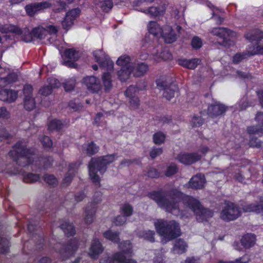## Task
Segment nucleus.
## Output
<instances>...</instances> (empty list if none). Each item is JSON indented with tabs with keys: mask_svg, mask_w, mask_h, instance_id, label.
I'll use <instances>...</instances> for the list:
<instances>
[{
	"mask_svg": "<svg viewBox=\"0 0 263 263\" xmlns=\"http://www.w3.org/2000/svg\"><path fill=\"white\" fill-rule=\"evenodd\" d=\"M102 194L100 192H96L93 196L92 201L88 204L85 210V223L91 224L93 220L96 215L97 205L102 201Z\"/></svg>",
	"mask_w": 263,
	"mask_h": 263,
	"instance_id": "obj_7",
	"label": "nucleus"
},
{
	"mask_svg": "<svg viewBox=\"0 0 263 263\" xmlns=\"http://www.w3.org/2000/svg\"><path fill=\"white\" fill-rule=\"evenodd\" d=\"M70 121L67 120L54 119L48 124V130L50 132H60L65 126L69 124Z\"/></svg>",
	"mask_w": 263,
	"mask_h": 263,
	"instance_id": "obj_19",
	"label": "nucleus"
},
{
	"mask_svg": "<svg viewBox=\"0 0 263 263\" xmlns=\"http://www.w3.org/2000/svg\"><path fill=\"white\" fill-rule=\"evenodd\" d=\"M46 31L45 28L42 26H38L34 27L32 30V39H37L42 40L45 38V32Z\"/></svg>",
	"mask_w": 263,
	"mask_h": 263,
	"instance_id": "obj_38",
	"label": "nucleus"
},
{
	"mask_svg": "<svg viewBox=\"0 0 263 263\" xmlns=\"http://www.w3.org/2000/svg\"><path fill=\"white\" fill-rule=\"evenodd\" d=\"M81 12L79 8H73L67 12L66 15L75 21L79 16Z\"/></svg>",
	"mask_w": 263,
	"mask_h": 263,
	"instance_id": "obj_59",
	"label": "nucleus"
},
{
	"mask_svg": "<svg viewBox=\"0 0 263 263\" xmlns=\"http://www.w3.org/2000/svg\"><path fill=\"white\" fill-rule=\"evenodd\" d=\"M206 182L205 177L201 174H197L191 178L189 182V186L193 189H202Z\"/></svg>",
	"mask_w": 263,
	"mask_h": 263,
	"instance_id": "obj_20",
	"label": "nucleus"
},
{
	"mask_svg": "<svg viewBox=\"0 0 263 263\" xmlns=\"http://www.w3.org/2000/svg\"><path fill=\"white\" fill-rule=\"evenodd\" d=\"M256 240L255 234L247 233L242 236L240 242L235 241L233 243V246L235 250L238 251H241L243 249H249L255 245Z\"/></svg>",
	"mask_w": 263,
	"mask_h": 263,
	"instance_id": "obj_8",
	"label": "nucleus"
},
{
	"mask_svg": "<svg viewBox=\"0 0 263 263\" xmlns=\"http://www.w3.org/2000/svg\"><path fill=\"white\" fill-rule=\"evenodd\" d=\"M49 6L46 2H36L26 5L25 10L29 16L33 17L39 12L48 9Z\"/></svg>",
	"mask_w": 263,
	"mask_h": 263,
	"instance_id": "obj_14",
	"label": "nucleus"
},
{
	"mask_svg": "<svg viewBox=\"0 0 263 263\" xmlns=\"http://www.w3.org/2000/svg\"><path fill=\"white\" fill-rule=\"evenodd\" d=\"M201 156L196 152L181 153L177 157V160L185 165H191L199 161Z\"/></svg>",
	"mask_w": 263,
	"mask_h": 263,
	"instance_id": "obj_13",
	"label": "nucleus"
},
{
	"mask_svg": "<svg viewBox=\"0 0 263 263\" xmlns=\"http://www.w3.org/2000/svg\"><path fill=\"white\" fill-rule=\"evenodd\" d=\"M117 157V154H112L100 156L96 159H92L89 163V175L94 183L100 184V178L98 175L99 172L101 174L104 173L107 170V166L112 163Z\"/></svg>",
	"mask_w": 263,
	"mask_h": 263,
	"instance_id": "obj_3",
	"label": "nucleus"
},
{
	"mask_svg": "<svg viewBox=\"0 0 263 263\" xmlns=\"http://www.w3.org/2000/svg\"><path fill=\"white\" fill-rule=\"evenodd\" d=\"M204 123V119L201 116H194L192 120V125L193 127H200Z\"/></svg>",
	"mask_w": 263,
	"mask_h": 263,
	"instance_id": "obj_61",
	"label": "nucleus"
},
{
	"mask_svg": "<svg viewBox=\"0 0 263 263\" xmlns=\"http://www.w3.org/2000/svg\"><path fill=\"white\" fill-rule=\"evenodd\" d=\"M191 46L194 49H200L202 46V40L197 36H194L191 41Z\"/></svg>",
	"mask_w": 263,
	"mask_h": 263,
	"instance_id": "obj_60",
	"label": "nucleus"
},
{
	"mask_svg": "<svg viewBox=\"0 0 263 263\" xmlns=\"http://www.w3.org/2000/svg\"><path fill=\"white\" fill-rule=\"evenodd\" d=\"M79 242L78 238L73 237L67 243H59L61 247L56 249L55 252L60 255L62 260H66L75 254L79 248Z\"/></svg>",
	"mask_w": 263,
	"mask_h": 263,
	"instance_id": "obj_5",
	"label": "nucleus"
},
{
	"mask_svg": "<svg viewBox=\"0 0 263 263\" xmlns=\"http://www.w3.org/2000/svg\"><path fill=\"white\" fill-rule=\"evenodd\" d=\"M87 90L92 93H98L102 89V85L100 80L93 76H86L82 81Z\"/></svg>",
	"mask_w": 263,
	"mask_h": 263,
	"instance_id": "obj_9",
	"label": "nucleus"
},
{
	"mask_svg": "<svg viewBox=\"0 0 263 263\" xmlns=\"http://www.w3.org/2000/svg\"><path fill=\"white\" fill-rule=\"evenodd\" d=\"M18 92L14 90L3 89L0 90V100L9 103L15 101Z\"/></svg>",
	"mask_w": 263,
	"mask_h": 263,
	"instance_id": "obj_18",
	"label": "nucleus"
},
{
	"mask_svg": "<svg viewBox=\"0 0 263 263\" xmlns=\"http://www.w3.org/2000/svg\"><path fill=\"white\" fill-rule=\"evenodd\" d=\"M232 32L230 29L224 27L214 28L212 30L213 35L219 37L221 40V41H218V43L224 47L230 46L231 41L229 37Z\"/></svg>",
	"mask_w": 263,
	"mask_h": 263,
	"instance_id": "obj_10",
	"label": "nucleus"
},
{
	"mask_svg": "<svg viewBox=\"0 0 263 263\" xmlns=\"http://www.w3.org/2000/svg\"><path fill=\"white\" fill-rule=\"evenodd\" d=\"M43 179L51 187H55L58 184V179L53 174H45Z\"/></svg>",
	"mask_w": 263,
	"mask_h": 263,
	"instance_id": "obj_40",
	"label": "nucleus"
},
{
	"mask_svg": "<svg viewBox=\"0 0 263 263\" xmlns=\"http://www.w3.org/2000/svg\"><path fill=\"white\" fill-rule=\"evenodd\" d=\"M18 73L17 71H12L5 77L0 78V83L3 82L5 84H11L18 80Z\"/></svg>",
	"mask_w": 263,
	"mask_h": 263,
	"instance_id": "obj_33",
	"label": "nucleus"
},
{
	"mask_svg": "<svg viewBox=\"0 0 263 263\" xmlns=\"http://www.w3.org/2000/svg\"><path fill=\"white\" fill-rule=\"evenodd\" d=\"M18 30L19 32L16 33V35H20L23 42L30 43L33 41L31 31H30L28 28H21L18 27Z\"/></svg>",
	"mask_w": 263,
	"mask_h": 263,
	"instance_id": "obj_31",
	"label": "nucleus"
},
{
	"mask_svg": "<svg viewBox=\"0 0 263 263\" xmlns=\"http://www.w3.org/2000/svg\"><path fill=\"white\" fill-rule=\"evenodd\" d=\"M102 80L105 92H108L112 87L111 76L109 72H104Z\"/></svg>",
	"mask_w": 263,
	"mask_h": 263,
	"instance_id": "obj_37",
	"label": "nucleus"
},
{
	"mask_svg": "<svg viewBox=\"0 0 263 263\" xmlns=\"http://www.w3.org/2000/svg\"><path fill=\"white\" fill-rule=\"evenodd\" d=\"M155 233L153 230H142L138 232L137 236L139 238H143L149 242H153L155 241Z\"/></svg>",
	"mask_w": 263,
	"mask_h": 263,
	"instance_id": "obj_35",
	"label": "nucleus"
},
{
	"mask_svg": "<svg viewBox=\"0 0 263 263\" xmlns=\"http://www.w3.org/2000/svg\"><path fill=\"white\" fill-rule=\"evenodd\" d=\"M134 63L135 69L133 74L135 78H140L144 76L149 70L148 65L144 62H140L137 64Z\"/></svg>",
	"mask_w": 263,
	"mask_h": 263,
	"instance_id": "obj_25",
	"label": "nucleus"
},
{
	"mask_svg": "<svg viewBox=\"0 0 263 263\" xmlns=\"http://www.w3.org/2000/svg\"><path fill=\"white\" fill-rule=\"evenodd\" d=\"M177 62L178 64L181 67L189 69H195L200 62V60L198 58H193L191 59L179 58L177 60Z\"/></svg>",
	"mask_w": 263,
	"mask_h": 263,
	"instance_id": "obj_23",
	"label": "nucleus"
},
{
	"mask_svg": "<svg viewBox=\"0 0 263 263\" xmlns=\"http://www.w3.org/2000/svg\"><path fill=\"white\" fill-rule=\"evenodd\" d=\"M131 58L130 57L126 54H124L120 56L117 60L116 62L117 65L121 66V67L128 66V65H131L132 63H130Z\"/></svg>",
	"mask_w": 263,
	"mask_h": 263,
	"instance_id": "obj_50",
	"label": "nucleus"
},
{
	"mask_svg": "<svg viewBox=\"0 0 263 263\" xmlns=\"http://www.w3.org/2000/svg\"><path fill=\"white\" fill-rule=\"evenodd\" d=\"M103 237L114 243L119 244L120 242V232L112 231L111 229L105 231L103 233Z\"/></svg>",
	"mask_w": 263,
	"mask_h": 263,
	"instance_id": "obj_29",
	"label": "nucleus"
},
{
	"mask_svg": "<svg viewBox=\"0 0 263 263\" xmlns=\"http://www.w3.org/2000/svg\"><path fill=\"white\" fill-rule=\"evenodd\" d=\"M187 245L182 239L179 238L175 240L172 252L174 254H182L186 251Z\"/></svg>",
	"mask_w": 263,
	"mask_h": 263,
	"instance_id": "obj_27",
	"label": "nucleus"
},
{
	"mask_svg": "<svg viewBox=\"0 0 263 263\" xmlns=\"http://www.w3.org/2000/svg\"><path fill=\"white\" fill-rule=\"evenodd\" d=\"M239 207L233 202L226 204L220 212V217L224 221L229 222L237 219L241 216Z\"/></svg>",
	"mask_w": 263,
	"mask_h": 263,
	"instance_id": "obj_6",
	"label": "nucleus"
},
{
	"mask_svg": "<svg viewBox=\"0 0 263 263\" xmlns=\"http://www.w3.org/2000/svg\"><path fill=\"white\" fill-rule=\"evenodd\" d=\"M98 51H95L93 53V55L97 63L100 66L103 68H107V70H112L114 68V62L107 56L101 57L98 55Z\"/></svg>",
	"mask_w": 263,
	"mask_h": 263,
	"instance_id": "obj_21",
	"label": "nucleus"
},
{
	"mask_svg": "<svg viewBox=\"0 0 263 263\" xmlns=\"http://www.w3.org/2000/svg\"><path fill=\"white\" fill-rule=\"evenodd\" d=\"M139 89L138 87L134 85H130L125 91L124 95L128 98L135 97H137V95L139 92Z\"/></svg>",
	"mask_w": 263,
	"mask_h": 263,
	"instance_id": "obj_53",
	"label": "nucleus"
},
{
	"mask_svg": "<svg viewBox=\"0 0 263 263\" xmlns=\"http://www.w3.org/2000/svg\"><path fill=\"white\" fill-rule=\"evenodd\" d=\"M40 161L42 164V166L40 168L46 170L52 166L53 162V159L51 156H42L40 157Z\"/></svg>",
	"mask_w": 263,
	"mask_h": 263,
	"instance_id": "obj_45",
	"label": "nucleus"
},
{
	"mask_svg": "<svg viewBox=\"0 0 263 263\" xmlns=\"http://www.w3.org/2000/svg\"><path fill=\"white\" fill-rule=\"evenodd\" d=\"M162 36L167 43L171 44L175 42L177 39V36L176 32L172 28H170V32L168 33H162Z\"/></svg>",
	"mask_w": 263,
	"mask_h": 263,
	"instance_id": "obj_47",
	"label": "nucleus"
},
{
	"mask_svg": "<svg viewBox=\"0 0 263 263\" xmlns=\"http://www.w3.org/2000/svg\"><path fill=\"white\" fill-rule=\"evenodd\" d=\"M156 83L158 87L164 90L163 96L168 100L174 98L175 92L178 91V85L174 83L168 84L165 81L159 79Z\"/></svg>",
	"mask_w": 263,
	"mask_h": 263,
	"instance_id": "obj_11",
	"label": "nucleus"
},
{
	"mask_svg": "<svg viewBox=\"0 0 263 263\" xmlns=\"http://www.w3.org/2000/svg\"><path fill=\"white\" fill-rule=\"evenodd\" d=\"M133 206L128 203L123 204L120 208V212L126 217H130L133 214Z\"/></svg>",
	"mask_w": 263,
	"mask_h": 263,
	"instance_id": "obj_51",
	"label": "nucleus"
},
{
	"mask_svg": "<svg viewBox=\"0 0 263 263\" xmlns=\"http://www.w3.org/2000/svg\"><path fill=\"white\" fill-rule=\"evenodd\" d=\"M147 28L148 32L155 36L163 33L161 27L156 21H150L147 25Z\"/></svg>",
	"mask_w": 263,
	"mask_h": 263,
	"instance_id": "obj_34",
	"label": "nucleus"
},
{
	"mask_svg": "<svg viewBox=\"0 0 263 263\" xmlns=\"http://www.w3.org/2000/svg\"><path fill=\"white\" fill-rule=\"evenodd\" d=\"M255 120L258 123V124L248 126L247 128V133L250 136L253 135L261 136L263 135V112H257Z\"/></svg>",
	"mask_w": 263,
	"mask_h": 263,
	"instance_id": "obj_12",
	"label": "nucleus"
},
{
	"mask_svg": "<svg viewBox=\"0 0 263 263\" xmlns=\"http://www.w3.org/2000/svg\"><path fill=\"white\" fill-rule=\"evenodd\" d=\"M227 107L219 102L211 104L208 107V115L211 118H216L225 113Z\"/></svg>",
	"mask_w": 263,
	"mask_h": 263,
	"instance_id": "obj_16",
	"label": "nucleus"
},
{
	"mask_svg": "<svg viewBox=\"0 0 263 263\" xmlns=\"http://www.w3.org/2000/svg\"><path fill=\"white\" fill-rule=\"evenodd\" d=\"M39 140L41 143L43 147L45 149H48L52 148L53 142L51 139L47 136H42L39 137Z\"/></svg>",
	"mask_w": 263,
	"mask_h": 263,
	"instance_id": "obj_49",
	"label": "nucleus"
},
{
	"mask_svg": "<svg viewBox=\"0 0 263 263\" xmlns=\"http://www.w3.org/2000/svg\"><path fill=\"white\" fill-rule=\"evenodd\" d=\"M78 51L74 48H67L64 52V55L66 59L76 61L78 59Z\"/></svg>",
	"mask_w": 263,
	"mask_h": 263,
	"instance_id": "obj_48",
	"label": "nucleus"
},
{
	"mask_svg": "<svg viewBox=\"0 0 263 263\" xmlns=\"http://www.w3.org/2000/svg\"><path fill=\"white\" fill-rule=\"evenodd\" d=\"M251 56V55H250V51L237 52L233 56V63L234 64H238L242 61V60L247 59Z\"/></svg>",
	"mask_w": 263,
	"mask_h": 263,
	"instance_id": "obj_41",
	"label": "nucleus"
},
{
	"mask_svg": "<svg viewBox=\"0 0 263 263\" xmlns=\"http://www.w3.org/2000/svg\"><path fill=\"white\" fill-rule=\"evenodd\" d=\"M165 135L161 132L155 133L153 136L154 143L157 145H160L163 143L165 140Z\"/></svg>",
	"mask_w": 263,
	"mask_h": 263,
	"instance_id": "obj_54",
	"label": "nucleus"
},
{
	"mask_svg": "<svg viewBox=\"0 0 263 263\" xmlns=\"http://www.w3.org/2000/svg\"><path fill=\"white\" fill-rule=\"evenodd\" d=\"M104 251V247L98 238H93L89 250V256L91 258L97 259Z\"/></svg>",
	"mask_w": 263,
	"mask_h": 263,
	"instance_id": "obj_17",
	"label": "nucleus"
},
{
	"mask_svg": "<svg viewBox=\"0 0 263 263\" xmlns=\"http://www.w3.org/2000/svg\"><path fill=\"white\" fill-rule=\"evenodd\" d=\"M49 5L48 8H51L52 11L55 13H61L66 9L67 4L64 0H56L53 3L46 1Z\"/></svg>",
	"mask_w": 263,
	"mask_h": 263,
	"instance_id": "obj_26",
	"label": "nucleus"
},
{
	"mask_svg": "<svg viewBox=\"0 0 263 263\" xmlns=\"http://www.w3.org/2000/svg\"><path fill=\"white\" fill-rule=\"evenodd\" d=\"M24 108L28 111L33 110L35 107L34 99L32 97H26L24 99Z\"/></svg>",
	"mask_w": 263,
	"mask_h": 263,
	"instance_id": "obj_52",
	"label": "nucleus"
},
{
	"mask_svg": "<svg viewBox=\"0 0 263 263\" xmlns=\"http://www.w3.org/2000/svg\"><path fill=\"white\" fill-rule=\"evenodd\" d=\"M257 46H254L253 49L250 51V55L253 56L255 55H263V45L256 44Z\"/></svg>",
	"mask_w": 263,
	"mask_h": 263,
	"instance_id": "obj_63",
	"label": "nucleus"
},
{
	"mask_svg": "<svg viewBox=\"0 0 263 263\" xmlns=\"http://www.w3.org/2000/svg\"><path fill=\"white\" fill-rule=\"evenodd\" d=\"M80 165V163L78 162L69 164L68 172L66 173L61 183L62 187H67L70 185L75 176Z\"/></svg>",
	"mask_w": 263,
	"mask_h": 263,
	"instance_id": "obj_15",
	"label": "nucleus"
},
{
	"mask_svg": "<svg viewBox=\"0 0 263 263\" xmlns=\"http://www.w3.org/2000/svg\"><path fill=\"white\" fill-rule=\"evenodd\" d=\"M178 171V167L177 165L174 163H172L166 167L165 175L167 177H170L175 175Z\"/></svg>",
	"mask_w": 263,
	"mask_h": 263,
	"instance_id": "obj_56",
	"label": "nucleus"
},
{
	"mask_svg": "<svg viewBox=\"0 0 263 263\" xmlns=\"http://www.w3.org/2000/svg\"><path fill=\"white\" fill-rule=\"evenodd\" d=\"M126 221V217L124 215H118L114 218L112 223L116 226H121Z\"/></svg>",
	"mask_w": 263,
	"mask_h": 263,
	"instance_id": "obj_62",
	"label": "nucleus"
},
{
	"mask_svg": "<svg viewBox=\"0 0 263 263\" xmlns=\"http://www.w3.org/2000/svg\"><path fill=\"white\" fill-rule=\"evenodd\" d=\"M63 86L65 91L70 92L72 91L76 86V79L71 78L67 80L63 83Z\"/></svg>",
	"mask_w": 263,
	"mask_h": 263,
	"instance_id": "obj_55",
	"label": "nucleus"
},
{
	"mask_svg": "<svg viewBox=\"0 0 263 263\" xmlns=\"http://www.w3.org/2000/svg\"><path fill=\"white\" fill-rule=\"evenodd\" d=\"M10 246L9 240L0 236V254H6L9 253Z\"/></svg>",
	"mask_w": 263,
	"mask_h": 263,
	"instance_id": "obj_43",
	"label": "nucleus"
},
{
	"mask_svg": "<svg viewBox=\"0 0 263 263\" xmlns=\"http://www.w3.org/2000/svg\"><path fill=\"white\" fill-rule=\"evenodd\" d=\"M155 229L158 234L168 240H171L181 235L179 224L175 220L157 219L154 222Z\"/></svg>",
	"mask_w": 263,
	"mask_h": 263,
	"instance_id": "obj_4",
	"label": "nucleus"
},
{
	"mask_svg": "<svg viewBox=\"0 0 263 263\" xmlns=\"http://www.w3.org/2000/svg\"><path fill=\"white\" fill-rule=\"evenodd\" d=\"M40 174L28 173L23 176V181L27 183H33L37 181H40Z\"/></svg>",
	"mask_w": 263,
	"mask_h": 263,
	"instance_id": "obj_42",
	"label": "nucleus"
},
{
	"mask_svg": "<svg viewBox=\"0 0 263 263\" xmlns=\"http://www.w3.org/2000/svg\"><path fill=\"white\" fill-rule=\"evenodd\" d=\"M146 14H149L151 17H156L164 14L165 10L160 7H150L147 9L141 10Z\"/></svg>",
	"mask_w": 263,
	"mask_h": 263,
	"instance_id": "obj_32",
	"label": "nucleus"
},
{
	"mask_svg": "<svg viewBox=\"0 0 263 263\" xmlns=\"http://www.w3.org/2000/svg\"><path fill=\"white\" fill-rule=\"evenodd\" d=\"M74 21V20H73L72 18L69 16L67 17V15H65L63 21L62 22L63 28L67 31L73 25Z\"/></svg>",
	"mask_w": 263,
	"mask_h": 263,
	"instance_id": "obj_58",
	"label": "nucleus"
},
{
	"mask_svg": "<svg viewBox=\"0 0 263 263\" xmlns=\"http://www.w3.org/2000/svg\"><path fill=\"white\" fill-rule=\"evenodd\" d=\"M146 175L151 178L158 179L161 177V173L156 168L154 167H150L147 170Z\"/></svg>",
	"mask_w": 263,
	"mask_h": 263,
	"instance_id": "obj_57",
	"label": "nucleus"
},
{
	"mask_svg": "<svg viewBox=\"0 0 263 263\" xmlns=\"http://www.w3.org/2000/svg\"><path fill=\"white\" fill-rule=\"evenodd\" d=\"M124 259L123 253L122 251L117 252L112 254L111 256L107 257L104 260L105 263H115L116 261L120 263Z\"/></svg>",
	"mask_w": 263,
	"mask_h": 263,
	"instance_id": "obj_46",
	"label": "nucleus"
},
{
	"mask_svg": "<svg viewBox=\"0 0 263 263\" xmlns=\"http://www.w3.org/2000/svg\"><path fill=\"white\" fill-rule=\"evenodd\" d=\"M98 5L101 10L105 13L109 12L114 6L112 0H99Z\"/></svg>",
	"mask_w": 263,
	"mask_h": 263,
	"instance_id": "obj_39",
	"label": "nucleus"
},
{
	"mask_svg": "<svg viewBox=\"0 0 263 263\" xmlns=\"http://www.w3.org/2000/svg\"><path fill=\"white\" fill-rule=\"evenodd\" d=\"M53 89H52V86L48 85H44L42 87L40 90L39 92L42 96H48L51 94L52 92Z\"/></svg>",
	"mask_w": 263,
	"mask_h": 263,
	"instance_id": "obj_64",
	"label": "nucleus"
},
{
	"mask_svg": "<svg viewBox=\"0 0 263 263\" xmlns=\"http://www.w3.org/2000/svg\"><path fill=\"white\" fill-rule=\"evenodd\" d=\"M18 26L12 24L4 25L0 27V31L3 33H13L16 34L19 32Z\"/></svg>",
	"mask_w": 263,
	"mask_h": 263,
	"instance_id": "obj_44",
	"label": "nucleus"
},
{
	"mask_svg": "<svg viewBox=\"0 0 263 263\" xmlns=\"http://www.w3.org/2000/svg\"><path fill=\"white\" fill-rule=\"evenodd\" d=\"M12 148L8 152V155L17 165L26 167L33 163L32 156L35 155L34 148L28 147L23 140H19L12 146Z\"/></svg>",
	"mask_w": 263,
	"mask_h": 263,
	"instance_id": "obj_2",
	"label": "nucleus"
},
{
	"mask_svg": "<svg viewBox=\"0 0 263 263\" xmlns=\"http://www.w3.org/2000/svg\"><path fill=\"white\" fill-rule=\"evenodd\" d=\"M134 69V63H132V65L128 66L121 67L117 72L118 79L122 82H126L130 77Z\"/></svg>",
	"mask_w": 263,
	"mask_h": 263,
	"instance_id": "obj_22",
	"label": "nucleus"
},
{
	"mask_svg": "<svg viewBox=\"0 0 263 263\" xmlns=\"http://www.w3.org/2000/svg\"><path fill=\"white\" fill-rule=\"evenodd\" d=\"M260 203H250L245 205L243 208V211L245 212H255L256 213H260L263 212V201L260 199Z\"/></svg>",
	"mask_w": 263,
	"mask_h": 263,
	"instance_id": "obj_30",
	"label": "nucleus"
},
{
	"mask_svg": "<svg viewBox=\"0 0 263 263\" xmlns=\"http://www.w3.org/2000/svg\"><path fill=\"white\" fill-rule=\"evenodd\" d=\"M147 196L154 201L157 205L166 212L172 213L179 210V202L190 209L194 213L197 221L199 222H207L214 215L212 210L204 208L200 202L192 196L184 195L175 188H172L166 193L160 189L148 192Z\"/></svg>",
	"mask_w": 263,
	"mask_h": 263,
	"instance_id": "obj_1",
	"label": "nucleus"
},
{
	"mask_svg": "<svg viewBox=\"0 0 263 263\" xmlns=\"http://www.w3.org/2000/svg\"><path fill=\"white\" fill-rule=\"evenodd\" d=\"M60 227L67 237L73 236L76 234L75 227L72 223L64 221L60 224Z\"/></svg>",
	"mask_w": 263,
	"mask_h": 263,
	"instance_id": "obj_28",
	"label": "nucleus"
},
{
	"mask_svg": "<svg viewBox=\"0 0 263 263\" xmlns=\"http://www.w3.org/2000/svg\"><path fill=\"white\" fill-rule=\"evenodd\" d=\"M83 151L88 156H92L97 154L99 150V147L92 141L86 145V147L83 146Z\"/></svg>",
	"mask_w": 263,
	"mask_h": 263,
	"instance_id": "obj_36",
	"label": "nucleus"
},
{
	"mask_svg": "<svg viewBox=\"0 0 263 263\" xmlns=\"http://www.w3.org/2000/svg\"><path fill=\"white\" fill-rule=\"evenodd\" d=\"M245 36L250 43L258 44L263 39V31L259 29H255L246 33Z\"/></svg>",
	"mask_w": 263,
	"mask_h": 263,
	"instance_id": "obj_24",
	"label": "nucleus"
}]
</instances>
